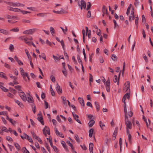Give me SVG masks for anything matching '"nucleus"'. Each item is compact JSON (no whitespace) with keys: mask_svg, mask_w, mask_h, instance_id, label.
Returning a JSON list of instances; mask_svg holds the SVG:
<instances>
[{"mask_svg":"<svg viewBox=\"0 0 153 153\" xmlns=\"http://www.w3.org/2000/svg\"><path fill=\"white\" fill-rule=\"evenodd\" d=\"M125 125L126 126V130L127 133H129V129H131L132 128V124L131 121L128 120L127 115H125Z\"/></svg>","mask_w":153,"mask_h":153,"instance_id":"obj_1","label":"nucleus"},{"mask_svg":"<svg viewBox=\"0 0 153 153\" xmlns=\"http://www.w3.org/2000/svg\"><path fill=\"white\" fill-rule=\"evenodd\" d=\"M78 4L79 6L80 7L81 9H85L86 7V3L83 0H81V1H78Z\"/></svg>","mask_w":153,"mask_h":153,"instance_id":"obj_2","label":"nucleus"},{"mask_svg":"<svg viewBox=\"0 0 153 153\" xmlns=\"http://www.w3.org/2000/svg\"><path fill=\"white\" fill-rule=\"evenodd\" d=\"M36 29L33 28L27 30L23 32V33L25 34H32L35 32Z\"/></svg>","mask_w":153,"mask_h":153,"instance_id":"obj_3","label":"nucleus"},{"mask_svg":"<svg viewBox=\"0 0 153 153\" xmlns=\"http://www.w3.org/2000/svg\"><path fill=\"white\" fill-rule=\"evenodd\" d=\"M26 43L29 45H31V42L30 41H31L33 40L32 37L30 36H26Z\"/></svg>","mask_w":153,"mask_h":153,"instance_id":"obj_4","label":"nucleus"},{"mask_svg":"<svg viewBox=\"0 0 153 153\" xmlns=\"http://www.w3.org/2000/svg\"><path fill=\"white\" fill-rule=\"evenodd\" d=\"M125 87L123 89V90L125 92L128 91L129 89V92H130V90L129 89L130 86V83L129 82L127 81L126 82L125 84Z\"/></svg>","mask_w":153,"mask_h":153,"instance_id":"obj_5","label":"nucleus"},{"mask_svg":"<svg viewBox=\"0 0 153 153\" xmlns=\"http://www.w3.org/2000/svg\"><path fill=\"white\" fill-rule=\"evenodd\" d=\"M38 120L43 125H44V123L43 121V118L42 115L41 114H38Z\"/></svg>","mask_w":153,"mask_h":153,"instance_id":"obj_6","label":"nucleus"},{"mask_svg":"<svg viewBox=\"0 0 153 153\" xmlns=\"http://www.w3.org/2000/svg\"><path fill=\"white\" fill-rule=\"evenodd\" d=\"M43 133L45 135H46V132L48 135H50V131L49 128L48 127L45 126V128L43 130Z\"/></svg>","mask_w":153,"mask_h":153,"instance_id":"obj_7","label":"nucleus"},{"mask_svg":"<svg viewBox=\"0 0 153 153\" xmlns=\"http://www.w3.org/2000/svg\"><path fill=\"white\" fill-rule=\"evenodd\" d=\"M72 114L74 118L80 124H81V122L78 119V118H79V116L76 115V114H74V112H72Z\"/></svg>","mask_w":153,"mask_h":153,"instance_id":"obj_8","label":"nucleus"},{"mask_svg":"<svg viewBox=\"0 0 153 153\" xmlns=\"http://www.w3.org/2000/svg\"><path fill=\"white\" fill-rule=\"evenodd\" d=\"M134 14V9H132V10L131 11V15L129 17V20L130 22H131L132 21V20H133L134 19L135 17Z\"/></svg>","mask_w":153,"mask_h":153,"instance_id":"obj_9","label":"nucleus"},{"mask_svg":"<svg viewBox=\"0 0 153 153\" xmlns=\"http://www.w3.org/2000/svg\"><path fill=\"white\" fill-rule=\"evenodd\" d=\"M102 12L103 13V14L102 15L103 16H104L105 14L108 16V15L107 12V9L105 5H103L102 7Z\"/></svg>","mask_w":153,"mask_h":153,"instance_id":"obj_10","label":"nucleus"},{"mask_svg":"<svg viewBox=\"0 0 153 153\" xmlns=\"http://www.w3.org/2000/svg\"><path fill=\"white\" fill-rule=\"evenodd\" d=\"M56 90L59 94H60L62 93V89L60 88V86L58 85V84H57L56 85Z\"/></svg>","mask_w":153,"mask_h":153,"instance_id":"obj_11","label":"nucleus"},{"mask_svg":"<svg viewBox=\"0 0 153 153\" xmlns=\"http://www.w3.org/2000/svg\"><path fill=\"white\" fill-rule=\"evenodd\" d=\"M53 12L57 14H61L62 13H66V12L64 11V10L62 8L60 11H56L54 10L53 11Z\"/></svg>","mask_w":153,"mask_h":153,"instance_id":"obj_12","label":"nucleus"},{"mask_svg":"<svg viewBox=\"0 0 153 153\" xmlns=\"http://www.w3.org/2000/svg\"><path fill=\"white\" fill-rule=\"evenodd\" d=\"M24 135L25 136V139H27L30 142L33 143V140L30 137L25 133L24 134Z\"/></svg>","mask_w":153,"mask_h":153,"instance_id":"obj_13","label":"nucleus"},{"mask_svg":"<svg viewBox=\"0 0 153 153\" xmlns=\"http://www.w3.org/2000/svg\"><path fill=\"white\" fill-rule=\"evenodd\" d=\"M0 32L5 35H7L9 34V32L8 31L1 29H0Z\"/></svg>","mask_w":153,"mask_h":153,"instance_id":"obj_14","label":"nucleus"},{"mask_svg":"<svg viewBox=\"0 0 153 153\" xmlns=\"http://www.w3.org/2000/svg\"><path fill=\"white\" fill-rule=\"evenodd\" d=\"M3 83L0 82V88L4 91L7 92L8 90L5 87L3 86Z\"/></svg>","mask_w":153,"mask_h":153,"instance_id":"obj_15","label":"nucleus"},{"mask_svg":"<svg viewBox=\"0 0 153 153\" xmlns=\"http://www.w3.org/2000/svg\"><path fill=\"white\" fill-rule=\"evenodd\" d=\"M61 143L63 147L67 151H68V149L67 147V146L66 145L65 143V141H61Z\"/></svg>","mask_w":153,"mask_h":153,"instance_id":"obj_16","label":"nucleus"},{"mask_svg":"<svg viewBox=\"0 0 153 153\" xmlns=\"http://www.w3.org/2000/svg\"><path fill=\"white\" fill-rule=\"evenodd\" d=\"M5 17L8 19H16L17 18L16 16H11L8 15H6Z\"/></svg>","mask_w":153,"mask_h":153,"instance_id":"obj_17","label":"nucleus"},{"mask_svg":"<svg viewBox=\"0 0 153 153\" xmlns=\"http://www.w3.org/2000/svg\"><path fill=\"white\" fill-rule=\"evenodd\" d=\"M78 100H79V102L82 105L84 106L85 105V104L83 98L81 97H79L78 98Z\"/></svg>","mask_w":153,"mask_h":153,"instance_id":"obj_18","label":"nucleus"},{"mask_svg":"<svg viewBox=\"0 0 153 153\" xmlns=\"http://www.w3.org/2000/svg\"><path fill=\"white\" fill-rule=\"evenodd\" d=\"M94 131L93 128H91L89 130V137H92Z\"/></svg>","mask_w":153,"mask_h":153,"instance_id":"obj_19","label":"nucleus"},{"mask_svg":"<svg viewBox=\"0 0 153 153\" xmlns=\"http://www.w3.org/2000/svg\"><path fill=\"white\" fill-rule=\"evenodd\" d=\"M95 123V121L93 120H91L88 123L89 126L92 127Z\"/></svg>","mask_w":153,"mask_h":153,"instance_id":"obj_20","label":"nucleus"},{"mask_svg":"<svg viewBox=\"0 0 153 153\" xmlns=\"http://www.w3.org/2000/svg\"><path fill=\"white\" fill-rule=\"evenodd\" d=\"M124 108L125 115H127V111L126 108V102H124Z\"/></svg>","mask_w":153,"mask_h":153,"instance_id":"obj_21","label":"nucleus"},{"mask_svg":"<svg viewBox=\"0 0 153 153\" xmlns=\"http://www.w3.org/2000/svg\"><path fill=\"white\" fill-rule=\"evenodd\" d=\"M6 3L14 7H15L16 3H13L12 2H7L6 1Z\"/></svg>","mask_w":153,"mask_h":153,"instance_id":"obj_22","label":"nucleus"},{"mask_svg":"<svg viewBox=\"0 0 153 153\" xmlns=\"http://www.w3.org/2000/svg\"><path fill=\"white\" fill-rule=\"evenodd\" d=\"M5 74L3 72H0V77H3L5 79H7V77L5 76Z\"/></svg>","mask_w":153,"mask_h":153,"instance_id":"obj_23","label":"nucleus"},{"mask_svg":"<svg viewBox=\"0 0 153 153\" xmlns=\"http://www.w3.org/2000/svg\"><path fill=\"white\" fill-rule=\"evenodd\" d=\"M25 52L26 53V54L27 56L28 57V58L29 60H30L31 59V56L29 54L28 51L27 49H25Z\"/></svg>","mask_w":153,"mask_h":153,"instance_id":"obj_24","label":"nucleus"},{"mask_svg":"<svg viewBox=\"0 0 153 153\" xmlns=\"http://www.w3.org/2000/svg\"><path fill=\"white\" fill-rule=\"evenodd\" d=\"M95 104L96 106L97 110V111H98L100 109V106L98 103L97 102H95Z\"/></svg>","mask_w":153,"mask_h":153,"instance_id":"obj_25","label":"nucleus"},{"mask_svg":"<svg viewBox=\"0 0 153 153\" xmlns=\"http://www.w3.org/2000/svg\"><path fill=\"white\" fill-rule=\"evenodd\" d=\"M117 133V128H116L114 130V132L113 133V136L114 137L115 139V138Z\"/></svg>","mask_w":153,"mask_h":153,"instance_id":"obj_26","label":"nucleus"},{"mask_svg":"<svg viewBox=\"0 0 153 153\" xmlns=\"http://www.w3.org/2000/svg\"><path fill=\"white\" fill-rule=\"evenodd\" d=\"M25 5V4H21L19 3H16L15 7L20 6L24 7Z\"/></svg>","mask_w":153,"mask_h":153,"instance_id":"obj_27","label":"nucleus"},{"mask_svg":"<svg viewBox=\"0 0 153 153\" xmlns=\"http://www.w3.org/2000/svg\"><path fill=\"white\" fill-rule=\"evenodd\" d=\"M27 101L29 102H30V103H33L34 102V100H33V98L32 97H28L27 100Z\"/></svg>","mask_w":153,"mask_h":153,"instance_id":"obj_28","label":"nucleus"},{"mask_svg":"<svg viewBox=\"0 0 153 153\" xmlns=\"http://www.w3.org/2000/svg\"><path fill=\"white\" fill-rule=\"evenodd\" d=\"M14 145L16 147V148L18 149V150H19L20 149V146L17 143H14Z\"/></svg>","mask_w":153,"mask_h":153,"instance_id":"obj_29","label":"nucleus"},{"mask_svg":"<svg viewBox=\"0 0 153 153\" xmlns=\"http://www.w3.org/2000/svg\"><path fill=\"white\" fill-rule=\"evenodd\" d=\"M19 39H21L22 40H24V42L26 43V36H20L19 37Z\"/></svg>","mask_w":153,"mask_h":153,"instance_id":"obj_30","label":"nucleus"},{"mask_svg":"<svg viewBox=\"0 0 153 153\" xmlns=\"http://www.w3.org/2000/svg\"><path fill=\"white\" fill-rule=\"evenodd\" d=\"M62 72L65 76H67V72L66 68H63Z\"/></svg>","mask_w":153,"mask_h":153,"instance_id":"obj_31","label":"nucleus"},{"mask_svg":"<svg viewBox=\"0 0 153 153\" xmlns=\"http://www.w3.org/2000/svg\"><path fill=\"white\" fill-rule=\"evenodd\" d=\"M22 150L23 153H30L29 151L27 150L25 147H23Z\"/></svg>","mask_w":153,"mask_h":153,"instance_id":"obj_32","label":"nucleus"},{"mask_svg":"<svg viewBox=\"0 0 153 153\" xmlns=\"http://www.w3.org/2000/svg\"><path fill=\"white\" fill-rule=\"evenodd\" d=\"M47 13H38L37 14L38 16L43 17L45 16V14H47Z\"/></svg>","mask_w":153,"mask_h":153,"instance_id":"obj_33","label":"nucleus"},{"mask_svg":"<svg viewBox=\"0 0 153 153\" xmlns=\"http://www.w3.org/2000/svg\"><path fill=\"white\" fill-rule=\"evenodd\" d=\"M127 134H128V141L129 143H131V136L129 132L127 133Z\"/></svg>","mask_w":153,"mask_h":153,"instance_id":"obj_34","label":"nucleus"},{"mask_svg":"<svg viewBox=\"0 0 153 153\" xmlns=\"http://www.w3.org/2000/svg\"><path fill=\"white\" fill-rule=\"evenodd\" d=\"M111 58L113 60L117 61V56L114 54H112L111 55Z\"/></svg>","mask_w":153,"mask_h":153,"instance_id":"obj_35","label":"nucleus"},{"mask_svg":"<svg viewBox=\"0 0 153 153\" xmlns=\"http://www.w3.org/2000/svg\"><path fill=\"white\" fill-rule=\"evenodd\" d=\"M50 31L52 34H55V31L54 28L52 27H51L50 28Z\"/></svg>","mask_w":153,"mask_h":153,"instance_id":"obj_36","label":"nucleus"},{"mask_svg":"<svg viewBox=\"0 0 153 153\" xmlns=\"http://www.w3.org/2000/svg\"><path fill=\"white\" fill-rule=\"evenodd\" d=\"M105 85L106 86H110V81L109 79L108 78V79L107 80V82L105 83Z\"/></svg>","mask_w":153,"mask_h":153,"instance_id":"obj_37","label":"nucleus"},{"mask_svg":"<svg viewBox=\"0 0 153 153\" xmlns=\"http://www.w3.org/2000/svg\"><path fill=\"white\" fill-rule=\"evenodd\" d=\"M91 6V3L89 2H88L87 3V6L86 8V10H89L90 9Z\"/></svg>","mask_w":153,"mask_h":153,"instance_id":"obj_38","label":"nucleus"},{"mask_svg":"<svg viewBox=\"0 0 153 153\" xmlns=\"http://www.w3.org/2000/svg\"><path fill=\"white\" fill-rule=\"evenodd\" d=\"M66 143L67 144L70 146L71 147V149H73V145L72 143H71L69 141H67L66 142Z\"/></svg>","mask_w":153,"mask_h":153,"instance_id":"obj_39","label":"nucleus"},{"mask_svg":"<svg viewBox=\"0 0 153 153\" xmlns=\"http://www.w3.org/2000/svg\"><path fill=\"white\" fill-rule=\"evenodd\" d=\"M15 101L20 107H22L23 106L22 103L19 101L15 100Z\"/></svg>","mask_w":153,"mask_h":153,"instance_id":"obj_40","label":"nucleus"},{"mask_svg":"<svg viewBox=\"0 0 153 153\" xmlns=\"http://www.w3.org/2000/svg\"><path fill=\"white\" fill-rule=\"evenodd\" d=\"M119 144L120 148V151H121L122 150V138H120L119 139Z\"/></svg>","mask_w":153,"mask_h":153,"instance_id":"obj_41","label":"nucleus"},{"mask_svg":"<svg viewBox=\"0 0 153 153\" xmlns=\"http://www.w3.org/2000/svg\"><path fill=\"white\" fill-rule=\"evenodd\" d=\"M99 124L100 125V126L101 128V129H103V126H105V124L104 123H102V122L101 121L99 122Z\"/></svg>","mask_w":153,"mask_h":153,"instance_id":"obj_42","label":"nucleus"},{"mask_svg":"<svg viewBox=\"0 0 153 153\" xmlns=\"http://www.w3.org/2000/svg\"><path fill=\"white\" fill-rule=\"evenodd\" d=\"M19 29L18 28H13L10 30V31H14L15 32H17L19 31Z\"/></svg>","mask_w":153,"mask_h":153,"instance_id":"obj_43","label":"nucleus"},{"mask_svg":"<svg viewBox=\"0 0 153 153\" xmlns=\"http://www.w3.org/2000/svg\"><path fill=\"white\" fill-rule=\"evenodd\" d=\"M74 138L77 142H79L80 141V140L78 135L77 134L75 135Z\"/></svg>","mask_w":153,"mask_h":153,"instance_id":"obj_44","label":"nucleus"},{"mask_svg":"<svg viewBox=\"0 0 153 153\" xmlns=\"http://www.w3.org/2000/svg\"><path fill=\"white\" fill-rule=\"evenodd\" d=\"M55 131L56 134L59 136H60L61 134L58 131L57 129L56 128L55 130Z\"/></svg>","mask_w":153,"mask_h":153,"instance_id":"obj_45","label":"nucleus"},{"mask_svg":"<svg viewBox=\"0 0 153 153\" xmlns=\"http://www.w3.org/2000/svg\"><path fill=\"white\" fill-rule=\"evenodd\" d=\"M93 144L92 143H90L89 144V150H93Z\"/></svg>","mask_w":153,"mask_h":153,"instance_id":"obj_46","label":"nucleus"},{"mask_svg":"<svg viewBox=\"0 0 153 153\" xmlns=\"http://www.w3.org/2000/svg\"><path fill=\"white\" fill-rule=\"evenodd\" d=\"M21 99L24 101H25L27 100V98L26 97L25 95H25H23V96H22V97H21Z\"/></svg>","mask_w":153,"mask_h":153,"instance_id":"obj_47","label":"nucleus"},{"mask_svg":"<svg viewBox=\"0 0 153 153\" xmlns=\"http://www.w3.org/2000/svg\"><path fill=\"white\" fill-rule=\"evenodd\" d=\"M14 48L13 45V44H10L9 46V49L11 51H12Z\"/></svg>","mask_w":153,"mask_h":153,"instance_id":"obj_48","label":"nucleus"},{"mask_svg":"<svg viewBox=\"0 0 153 153\" xmlns=\"http://www.w3.org/2000/svg\"><path fill=\"white\" fill-rule=\"evenodd\" d=\"M2 130L3 131H4L6 132H8L9 130L7 129V128L5 126H3L2 128Z\"/></svg>","mask_w":153,"mask_h":153,"instance_id":"obj_49","label":"nucleus"},{"mask_svg":"<svg viewBox=\"0 0 153 153\" xmlns=\"http://www.w3.org/2000/svg\"><path fill=\"white\" fill-rule=\"evenodd\" d=\"M6 139L7 140L9 141L13 142V139L9 136H7L6 137Z\"/></svg>","mask_w":153,"mask_h":153,"instance_id":"obj_50","label":"nucleus"},{"mask_svg":"<svg viewBox=\"0 0 153 153\" xmlns=\"http://www.w3.org/2000/svg\"><path fill=\"white\" fill-rule=\"evenodd\" d=\"M32 110L33 111V112L34 114H35L36 111V108L35 106V105H33L32 106Z\"/></svg>","mask_w":153,"mask_h":153,"instance_id":"obj_51","label":"nucleus"},{"mask_svg":"<svg viewBox=\"0 0 153 153\" xmlns=\"http://www.w3.org/2000/svg\"><path fill=\"white\" fill-rule=\"evenodd\" d=\"M45 146L46 147L47 149L48 150V151L50 152V147L49 146H48V144L47 143H45Z\"/></svg>","mask_w":153,"mask_h":153,"instance_id":"obj_52","label":"nucleus"},{"mask_svg":"<svg viewBox=\"0 0 153 153\" xmlns=\"http://www.w3.org/2000/svg\"><path fill=\"white\" fill-rule=\"evenodd\" d=\"M59 42L61 43L62 48L64 50L65 48V45L64 44L63 40H62L61 41H60V42Z\"/></svg>","mask_w":153,"mask_h":153,"instance_id":"obj_53","label":"nucleus"},{"mask_svg":"<svg viewBox=\"0 0 153 153\" xmlns=\"http://www.w3.org/2000/svg\"><path fill=\"white\" fill-rule=\"evenodd\" d=\"M15 88L17 90H18L19 91H21V86L19 85H16L15 87Z\"/></svg>","mask_w":153,"mask_h":153,"instance_id":"obj_54","label":"nucleus"},{"mask_svg":"<svg viewBox=\"0 0 153 153\" xmlns=\"http://www.w3.org/2000/svg\"><path fill=\"white\" fill-rule=\"evenodd\" d=\"M130 93H126L124 95V96H123L124 97H125L126 98H127L128 99L130 97Z\"/></svg>","mask_w":153,"mask_h":153,"instance_id":"obj_55","label":"nucleus"},{"mask_svg":"<svg viewBox=\"0 0 153 153\" xmlns=\"http://www.w3.org/2000/svg\"><path fill=\"white\" fill-rule=\"evenodd\" d=\"M60 28H61V29L62 30L63 32L65 33V32H67L68 30V29L67 27H65V29H64V28L62 27H60Z\"/></svg>","mask_w":153,"mask_h":153,"instance_id":"obj_56","label":"nucleus"},{"mask_svg":"<svg viewBox=\"0 0 153 153\" xmlns=\"http://www.w3.org/2000/svg\"><path fill=\"white\" fill-rule=\"evenodd\" d=\"M9 121L13 124L16 123V122L15 121L13 120L11 118H10Z\"/></svg>","mask_w":153,"mask_h":153,"instance_id":"obj_57","label":"nucleus"},{"mask_svg":"<svg viewBox=\"0 0 153 153\" xmlns=\"http://www.w3.org/2000/svg\"><path fill=\"white\" fill-rule=\"evenodd\" d=\"M117 81V76L116 75H115L114 76V79H113V81L114 82H116Z\"/></svg>","mask_w":153,"mask_h":153,"instance_id":"obj_58","label":"nucleus"},{"mask_svg":"<svg viewBox=\"0 0 153 153\" xmlns=\"http://www.w3.org/2000/svg\"><path fill=\"white\" fill-rule=\"evenodd\" d=\"M63 103L65 104L66 103V100L65 98L64 97H62Z\"/></svg>","mask_w":153,"mask_h":153,"instance_id":"obj_59","label":"nucleus"},{"mask_svg":"<svg viewBox=\"0 0 153 153\" xmlns=\"http://www.w3.org/2000/svg\"><path fill=\"white\" fill-rule=\"evenodd\" d=\"M36 139L38 140V141L41 143L42 144V141L41 140V138H39V137H37L36 138Z\"/></svg>","mask_w":153,"mask_h":153,"instance_id":"obj_60","label":"nucleus"},{"mask_svg":"<svg viewBox=\"0 0 153 153\" xmlns=\"http://www.w3.org/2000/svg\"><path fill=\"white\" fill-rule=\"evenodd\" d=\"M41 55L42 58L44 60H45L46 59V57L45 54L44 53H41Z\"/></svg>","mask_w":153,"mask_h":153,"instance_id":"obj_61","label":"nucleus"},{"mask_svg":"<svg viewBox=\"0 0 153 153\" xmlns=\"http://www.w3.org/2000/svg\"><path fill=\"white\" fill-rule=\"evenodd\" d=\"M10 92L14 94H15L16 93V91L14 89H12L11 88H10Z\"/></svg>","mask_w":153,"mask_h":153,"instance_id":"obj_62","label":"nucleus"},{"mask_svg":"<svg viewBox=\"0 0 153 153\" xmlns=\"http://www.w3.org/2000/svg\"><path fill=\"white\" fill-rule=\"evenodd\" d=\"M19 95L20 97H22V96H23V95H25V93L24 92L22 91H20L19 92Z\"/></svg>","mask_w":153,"mask_h":153,"instance_id":"obj_63","label":"nucleus"},{"mask_svg":"<svg viewBox=\"0 0 153 153\" xmlns=\"http://www.w3.org/2000/svg\"><path fill=\"white\" fill-rule=\"evenodd\" d=\"M91 16V13L90 11H88L87 14V17L88 18H90Z\"/></svg>","mask_w":153,"mask_h":153,"instance_id":"obj_64","label":"nucleus"}]
</instances>
